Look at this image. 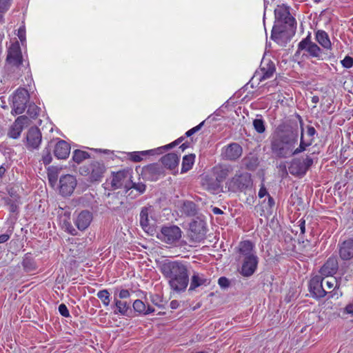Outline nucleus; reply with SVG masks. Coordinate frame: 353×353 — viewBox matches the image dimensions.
Wrapping results in <instances>:
<instances>
[{"label": "nucleus", "mask_w": 353, "mask_h": 353, "mask_svg": "<svg viewBox=\"0 0 353 353\" xmlns=\"http://www.w3.org/2000/svg\"><path fill=\"white\" fill-rule=\"evenodd\" d=\"M298 133L290 128L279 126L270 141L272 153L277 158L287 159L294 156V148L298 143Z\"/></svg>", "instance_id": "1"}, {"label": "nucleus", "mask_w": 353, "mask_h": 353, "mask_svg": "<svg viewBox=\"0 0 353 353\" xmlns=\"http://www.w3.org/2000/svg\"><path fill=\"white\" fill-rule=\"evenodd\" d=\"M163 276L168 280L172 290L176 293L185 291L189 284V272L185 263L165 260L160 266Z\"/></svg>", "instance_id": "2"}, {"label": "nucleus", "mask_w": 353, "mask_h": 353, "mask_svg": "<svg viewBox=\"0 0 353 353\" xmlns=\"http://www.w3.org/2000/svg\"><path fill=\"white\" fill-rule=\"evenodd\" d=\"M252 176L248 172L236 173L226 183V188L232 192H244L252 188Z\"/></svg>", "instance_id": "3"}, {"label": "nucleus", "mask_w": 353, "mask_h": 353, "mask_svg": "<svg viewBox=\"0 0 353 353\" xmlns=\"http://www.w3.org/2000/svg\"><path fill=\"white\" fill-rule=\"evenodd\" d=\"M182 231L179 227L175 225H163L157 234V238L162 242L175 245L181 238Z\"/></svg>", "instance_id": "4"}, {"label": "nucleus", "mask_w": 353, "mask_h": 353, "mask_svg": "<svg viewBox=\"0 0 353 353\" xmlns=\"http://www.w3.org/2000/svg\"><path fill=\"white\" fill-rule=\"evenodd\" d=\"M105 170L103 163L98 161H92L90 165L79 168L80 174L83 176H89L92 182L101 181Z\"/></svg>", "instance_id": "5"}, {"label": "nucleus", "mask_w": 353, "mask_h": 353, "mask_svg": "<svg viewBox=\"0 0 353 353\" xmlns=\"http://www.w3.org/2000/svg\"><path fill=\"white\" fill-rule=\"evenodd\" d=\"M29 101V94L27 90L19 88L12 97V114H22L27 107Z\"/></svg>", "instance_id": "6"}, {"label": "nucleus", "mask_w": 353, "mask_h": 353, "mask_svg": "<svg viewBox=\"0 0 353 353\" xmlns=\"http://www.w3.org/2000/svg\"><path fill=\"white\" fill-rule=\"evenodd\" d=\"M312 164L313 159L309 156L303 159H295L292 161L289 170L292 175L303 176Z\"/></svg>", "instance_id": "7"}, {"label": "nucleus", "mask_w": 353, "mask_h": 353, "mask_svg": "<svg viewBox=\"0 0 353 353\" xmlns=\"http://www.w3.org/2000/svg\"><path fill=\"white\" fill-rule=\"evenodd\" d=\"M276 72L274 63L269 59H263L260 68L254 74L253 79L261 82L264 80L272 78Z\"/></svg>", "instance_id": "8"}, {"label": "nucleus", "mask_w": 353, "mask_h": 353, "mask_svg": "<svg viewBox=\"0 0 353 353\" xmlns=\"http://www.w3.org/2000/svg\"><path fill=\"white\" fill-rule=\"evenodd\" d=\"M305 50L310 56L317 58L319 60H323L321 54V49L314 42L311 41L310 35L303 39L298 45L296 53Z\"/></svg>", "instance_id": "9"}, {"label": "nucleus", "mask_w": 353, "mask_h": 353, "mask_svg": "<svg viewBox=\"0 0 353 353\" xmlns=\"http://www.w3.org/2000/svg\"><path fill=\"white\" fill-rule=\"evenodd\" d=\"M323 281L324 279L320 275H315L310 279L309 290L314 298L321 299L328 292L323 286Z\"/></svg>", "instance_id": "10"}, {"label": "nucleus", "mask_w": 353, "mask_h": 353, "mask_svg": "<svg viewBox=\"0 0 353 353\" xmlns=\"http://www.w3.org/2000/svg\"><path fill=\"white\" fill-rule=\"evenodd\" d=\"M275 18L277 21L288 25L291 28L296 26V20L290 14V7L285 4L278 5L274 10Z\"/></svg>", "instance_id": "11"}, {"label": "nucleus", "mask_w": 353, "mask_h": 353, "mask_svg": "<svg viewBox=\"0 0 353 353\" xmlns=\"http://www.w3.org/2000/svg\"><path fill=\"white\" fill-rule=\"evenodd\" d=\"M130 175L128 171L121 170L113 174L111 181V186L113 189L125 188L126 190H130Z\"/></svg>", "instance_id": "12"}, {"label": "nucleus", "mask_w": 353, "mask_h": 353, "mask_svg": "<svg viewBox=\"0 0 353 353\" xmlns=\"http://www.w3.org/2000/svg\"><path fill=\"white\" fill-rule=\"evenodd\" d=\"M77 184V179L73 175L62 176L59 179L60 193L64 196H70L73 193Z\"/></svg>", "instance_id": "13"}, {"label": "nucleus", "mask_w": 353, "mask_h": 353, "mask_svg": "<svg viewBox=\"0 0 353 353\" xmlns=\"http://www.w3.org/2000/svg\"><path fill=\"white\" fill-rule=\"evenodd\" d=\"M30 121L28 117L25 115L18 117L10 126L8 136L12 139H18L23 128L30 124Z\"/></svg>", "instance_id": "14"}, {"label": "nucleus", "mask_w": 353, "mask_h": 353, "mask_svg": "<svg viewBox=\"0 0 353 353\" xmlns=\"http://www.w3.org/2000/svg\"><path fill=\"white\" fill-rule=\"evenodd\" d=\"M6 61L9 64L19 66L22 63V54L18 41L10 44L8 50Z\"/></svg>", "instance_id": "15"}, {"label": "nucleus", "mask_w": 353, "mask_h": 353, "mask_svg": "<svg viewBox=\"0 0 353 353\" xmlns=\"http://www.w3.org/2000/svg\"><path fill=\"white\" fill-rule=\"evenodd\" d=\"M239 261L242 263L240 270L241 274L248 277L255 272L257 268L259 259L257 256H252L250 258L239 260Z\"/></svg>", "instance_id": "16"}, {"label": "nucleus", "mask_w": 353, "mask_h": 353, "mask_svg": "<svg viewBox=\"0 0 353 353\" xmlns=\"http://www.w3.org/2000/svg\"><path fill=\"white\" fill-rule=\"evenodd\" d=\"M42 140L41 132L37 127H31L26 134V146L28 149H37Z\"/></svg>", "instance_id": "17"}, {"label": "nucleus", "mask_w": 353, "mask_h": 353, "mask_svg": "<svg viewBox=\"0 0 353 353\" xmlns=\"http://www.w3.org/2000/svg\"><path fill=\"white\" fill-rule=\"evenodd\" d=\"M254 248V245L250 241L246 240L240 242L238 245L237 261L256 256Z\"/></svg>", "instance_id": "18"}, {"label": "nucleus", "mask_w": 353, "mask_h": 353, "mask_svg": "<svg viewBox=\"0 0 353 353\" xmlns=\"http://www.w3.org/2000/svg\"><path fill=\"white\" fill-rule=\"evenodd\" d=\"M339 269V263L336 257H330L320 269V274L322 277L332 276L336 273Z\"/></svg>", "instance_id": "19"}, {"label": "nucleus", "mask_w": 353, "mask_h": 353, "mask_svg": "<svg viewBox=\"0 0 353 353\" xmlns=\"http://www.w3.org/2000/svg\"><path fill=\"white\" fill-rule=\"evenodd\" d=\"M242 152V148L239 144L232 143L225 147L223 155L228 160L234 161L241 156Z\"/></svg>", "instance_id": "20"}, {"label": "nucleus", "mask_w": 353, "mask_h": 353, "mask_svg": "<svg viewBox=\"0 0 353 353\" xmlns=\"http://www.w3.org/2000/svg\"><path fill=\"white\" fill-rule=\"evenodd\" d=\"M92 220V213L88 210H83L75 218L74 224L79 230L83 231L88 228Z\"/></svg>", "instance_id": "21"}, {"label": "nucleus", "mask_w": 353, "mask_h": 353, "mask_svg": "<svg viewBox=\"0 0 353 353\" xmlns=\"http://www.w3.org/2000/svg\"><path fill=\"white\" fill-rule=\"evenodd\" d=\"M339 253L341 259L347 261L353 258V239H349L339 244Z\"/></svg>", "instance_id": "22"}, {"label": "nucleus", "mask_w": 353, "mask_h": 353, "mask_svg": "<svg viewBox=\"0 0 353 353\" xmlns=\"http://www.w3.org/2000/svg\"><path fill=\"white\" fill-rule=\"evenodd\" d=\"M210 283V280L208 279L203 274L194 272L190 279L188 290L190 292L194 291L199 287L208 285Z\"/></svg>", "instance_id": "23"}, {"label": "nucleus", "mask_w": 353, "mask_h": 353, "mask_svg": "<svg viewBox=\"0 0 353 353\" xmlns=\"http://www.w3.org/2000/svg\"><path fill=\"white\" fill-rule=\"evenodd\" d=\"M70 152V145L63 140H59L55 145L54 154L59 159H65Z\"/></svg>", "instance_id": "24"}, {"label": "nucleus", "mask_w": 353, "mask_h": 353, "mask_svg": "<svg viewBox=\"0 0 353 353\" xmlns=\"http://www.w3.org/2000/svg\"><path fill=\"white\" fill-rule=\"evenodd\" d=\"M152 211L151 206L141 208L139 214V223L142 229L147 233L152 232L153 230L150 223L149 214Z\"/></svg>", "instance_id": "25"}, {"label": "nucleus", "mask_w": 353, "mask_h": 353, "mask_svg": "<svg viewBox=\"0 0 353 353\" xmlns=\"http://www.w3.org/2000/svg\"><path fill=\"white\" fill-rule=\"evenodd\" d=\"M114 314H119L121 316H128V312L130 310V304L126 301L119 300L114 294V305H112Z\"/></svg>", "instance_id": "26"}, {"label": "nucleus", "mask_w": 353, "mask_h": 353, "mask_svg": "<svg viewBox=\"0 0 353 353\" xmlns=\"http://www.w3.org/2000/svg\"><path fill=\"white\" fill-rule=\"evenodd\" d=\"M162 164L170 170L177 168L179 163V157L175 153H168L161 158Z\"/></svg>", "instance_id": "27"}, {"label": "nucleus", "mask_w": 353, "mask_h": 353, "mask_svg": "<svg viewBox=\"0 0 353 353\" xmlns=\"http://www.w3.org/2000/svg\"><path fill=\"white\" fill-rule=\"evenodd\" d=\"M316 40L317 42L325 50L332 49V43L327 33L324 31L319 30L316 32Z\"/></svg>", "instance_id": "28"}, {"label": "nucleus", "mask_w": 353, "mask_h": 353, "mask_svg": "<svg viewBox=\"0 0 353 353\" xmlns=\"http://www.w3.org/2000/svg\"><path fill=\"white\" fill-rule=\"evenodd\" d=\"M134 310L139 314L147 315L154 312V309L150 305L146 307L145 304L140 299H137L132 304Z\"/></svg>", "instance_id": "29"}, {"label": "nucleus", "mask_w": 353, "mask_h": 353, "mask_svg": "<svg viewBox=\"0 0 353 353\" xmlns=\"http://www.w3.org/2000/svg\"><path fill=\"white\" fill-rule=\"evenodd\" d=\"M315 245L308 240L299 242V250L301 252L302 254L307 257H312L314 255Z\"/></svg>", "instance_id": "30"}, {"label": "nucleus", "mask_w": 353, "mask_h": 353, "mask_svg": "<svg viewBox=\"0 0 353 353\" xmlns=\"http://www.w3.org/2000/svg\"><path fill=\"white\" fill-rule=\"evenodd\" d=\"M144 172L151 180H155L162 173V168L159 165L152 163L145 167Z\"/></svg>", "instance_id": "31"}, {"label": "nucleus", "mask_w": 353, "mask_h": 353, "mask_svg": "<svg viewBox=\"0 0 353 353\" xmlns=\"http://www.w3.org/2000/svg\"><path fill=\"white\" fill-rule=\"evenodd\" d=\"M285 28L283 25L275 24L272 30L271 39L276 43H280L282 40Z\"/></svg>", "instance_id": "32"}, {"label": "nucleus", "mask_w": 353, "mask_h": 353, "mask_svg": "<svg viewBox=\"0 0 353 353\" xmlns=\"http://www.w3.org/2000/svg\"><path fill=\"white\" fill-rule=\"evenodd\" d=\"M194 159L195 155L193 154L185 155L183 157L181 165V173L187 172L192 168Z\"/></svg>", "instance_id": "33"}, {"label": "nucleus", "mask_w": 353, "mask_h": 353, "mask_svg": "<svg viewBox=\"0 0 353 353\" xmlns=\"http://www.w3.org/2000/svg\"><path fill=\"white\" fill-rule=\"evenodd\" d=\"M313 143V139H310V140L305 141L303 139V129L301 130V140L299 146L296 148H294V155L299 154L303 152H304L307 147L311 145Z\"/></svg>", "instance_id": "34"}, {"label": "nucleus", "mask_w": 353, "mask_h": 353, "mask_svg": "<svg viewBox=\"0 0 353 353\" xmlns=\"http://www.w3.org/2000/svg\"><path fill=\"white\" fill-rule=\"evenodd\" d=\"M90 158V154L85 152L81 150H75L72 153V159L73 161L79 164L83 161L88 159Z\"/></svg>", "instance_id": "35"}, {"label": "nucleus", "mask_w": 353, "mask_h": 353, "mask_svg": "<svg viewBox=\"0 0 353 353\" xmlns=\"http://www.w3.org/2000/svg\"><path fill=\"white\" fill-rule=\"evenodd\" d=\"M182 209L187 216H192L196 214V205L192 201L185 202Z\"/></svg>", "instance_id": "36"}, {"label": "nucleus", "mask_w": 353, "mask_h": 353, "mask_svg": "<svg viewBox=\"0 0 353 353\" xmlns=\"http://www.w3.org/2000/svg\"><path fill=\"white\" fill-rule=\"evenodd\" d=\"M148 153L153 154L152 150L133 152L128 154V159L133 162H140L143 159V156Z\"/></svg>", "instance_id": "37"}, {"label": "nucleus", "mask_w": 353, "mask_h": 353, "mask_svg": "<svg viewBox=\"0 0 353 353\" xmlns=\"http://www.w3.org/2000/svg\"><path fill=\"white\" fill-rule=\"evenodd\" d=\"M10 197L6 201L7 205L9 206L10 212H16L20 203V197L18 196H13L12 195H10Z\"/></svg>", "instance_id": "38"}, {"label": "nucleus", "mask_w": 353, "mask_h": 353, "mask_svg": "<svg viewBox=\"0 0 353 353\" xmlns=\"http://www.w3.org/2000/svg\"><path fill=\"white\" fill-rule=\"evenodd\" d=\"M97 296L101 301L103 305L105 307L108 306L110 303V294L108 290H99Z\"/></svg>", "instance_id": "39"}, {"label": "nucleus", "mask_w": 353, "mask_h": 353, "mask_svg": "<svg viewBox=\"0 0 353 353\" xmlns=\"http://www.w3.org/2000/svg\"><path fill=\"white\" fill-rule=\"evenodd\" d=\"M253 127L256 132L259 134L265 132L266 130L265 121L262 119H255L253 121Z\"/></svg>", "instance_id": "40"}, {"label": "nucleus", "mask_w": 353, "mask_h": 353, "mask_svg": "<svg viewBox=\"0 0 353 353\" xmlns=\"http://www.w3.org/2000/svg\"><path fill=\"white\" fill-rule=\"evenodd\" d=\"M232 169L230 167H221L216 174V179L222 181L230 174Z\"/></svg>", "instance_id": "41"}, {"label": "nucleus", "mask_w": 353, "mask_h": 353, "mask_svg": "<svg viewBox=\"0 0 353 353\" xmlns=\"http://www.w3.org/2000/svg\"><path fill=\"white\" fill-rule=\"evenodd\" d=\"M123 202L121 201L118 196H113L108 203V207L112 210H116L122 205Z\"/></svg>", "instance_id": "42"}, {"label": "nucleus", "mask_w": 353, "mask_h": 353, "mask_svg": "<svg viewBox=\"0 0 353 353\" xmlns=\"http://www.w3.org/2000/svg\"><path fill=\"white\" fill-rule=\"evenodd\" d=\"M326 290H334L336 288L339 289V285L335 277L330 276L327 280L325 281Z\"/></svg>", "instance_id": "43"}, {"label": "nucleus", "mask_w": 353, "mask_h": 353, "mask_svg": "<svg viewBox=\"0 0 353 353\" xmlns=\"http://www.w3.org/2000/svg\"><path fill=\"white\" fill-rule=\"evenodd\" d=\"M10 6V0H0V23L3 22V13L6 12Z\"/></svg>", "instance_id": "44"}, {"label": "nucleus", "mask_w": 353, "mask_h": 353, "mask_svg": "<svg viewBox=\"0 0 353 353\" xmlns=\"http://www.w3.org/2000/svg\"><path fill=\"white\" fill-rule=\"evenodd\" d=\"M22 265L26 272H30L35 269V265L33 260L28 257H26L23 260Z\"/></svg>", "instance_id": "45"}, {"label": "nucleus", "mask_w": 353, "mask_h": 353, "mask_svg": "<svg viewBox=\"0 0 353 353\" xmlns=\"http://www.w3.org/2000/svg\"><path fill=\"white\" fill-rule=\"evenodd\" d=\"M52 157L49 148H45L42 151V161L43 164L48 165L51 163Z\"/></svg>", "instance_id": "46"}, {"label": "nucleus", "mask_w": 353, "mask_h": 353, "mask_svg": "<svg viewBox=\"0 0 353 353\" xmlns=\"http://www.w3.org/2000/svg\"><path fill=\"white\" fill-rule=\"evenodd\" d=\"M130 190L131 188L135 189L139 194H143L145 191V185L143 183H134L130 181Z\"/></svg>", "instance_id": "47"}, {"label": "nucleus", "mask_w": 353, "mask_h": 353, "mask_svg": "<svg viewBox=\"0 0 353 353\" xmlns=\"http://www.w3.org/2000/svg\"><path fill=\"white\" fill-rule=\"evenodd\" d=\"M64 228L65 231H67L70 234L73 236H77L78 232L75 228L72 226V225L69 222L64 223Z\"/></svg>", "instance_id": "48"}, {"label": "nucleus", "mask_w": 353, "mask_h": 353, "mask_svg": "<svg viewBox=\"0 0 353 353\" xmlns=\"http://www.w3.org/2000/svg\"><path fill=\"white\" fill-rule=\"evenodd\" d=\"M28 113L31 117L34 118L39 114V108L34 105H30L28 109Z\"/></svg>", "instance_id": "49"}, {"label": "nucleus", "mask_w": 353, "mask_h": 353, "mask_svg": "<svg viewBox=\"0 0 353 353\" xmlns=\"http://www.w3.org/2000/svg\"><path fill=\"white\" fill-rule=\"evenodd\" d=\"M204 123H205V121H203L201 123H200L199 125H197L196 126H195V127L192 128V129L189 130L188 131H187L185 133L186 137H190L193 134H194L196 132H198L199 130H200L201 129V128L203 127V125H204Z\"/></svg>", "instance_id": "50"}, {"label": "nucleus", "mask_w": 353, "mask_h": 353, "mask_svg": "<svg viewBox=\"0 0 353 353\" xmlns=\"http://www.w3.org/2000/svg\"><path fill=\"white\" fill-rule=\"evenodd\" d=\"M341 64L344 68H350L353 65V59L349 56H346L341 61Z\"/></svg>", "instance_id": "51"}, {"label": "nucleus", "mask_w": 353, "mask_h": 353, "mask_svg": "<svg viewBox=\"0 0 353 353\" xmlns=\"http://www.w3.org/2000/svg\"><path fill=\"white\" fill-rule=\"evenodd\" d=\"M59 312L64 317L70 316L69 310H68V307H66V305L63 303H61V305H59Z\"/></svg>", "instance_id": "52"}, {"label": "nucleus", "mask_w": 353, "mask_h": 353, "mask_svg": "<svg viewBox=\"0 0 353 353\" xmlns=\"http://www.w3.org/2000/svg\"><path fill=\"white\" fill-rule=\"evenodd\" d=\"M130 296V293L128 290L122 289L119 292V298L121 299H128Z\"/></svg>", "instance_id": "53"}, {"label": "nucleus", "mask_w": 353, "mask_h": 353, "mask_svg": "<svg viewBox=\"0 0 353 353\" xmlns=\"http://www.w3.org/2000/svg\"><path fill=\"white\" fill-rule=\"evenodd\" d=\"M190 236L194 241L197 242L204 239L205 234H190Z\"/></svg>", "instance_id": "54"}, {"label": "nucleus", "mask_w": 353, "mask_h": 353, "mask_svg": "<svg viewBox=\"0 0 353 353\" xmlns=\"http://www.w3.org/2000/svg\"><path fill=\"white\" fill-rule=\"evenodd\" d=\"M301 234H303L305 232V221L303 219H300L297 223Z\"/></svg>", "instance_id": "55"}, {"label": "nucleus", "mask_w": 353, "mask_h": 353, "mask_svg": "<svg viewBox=\"0 0 353 353\" xmlns=\"http://www.w3.org/2000/svg\"><path fill=\"white\" fill-rule=\"evenodd\" d=\"M218 283L221 287H228L229 285V281L225 277H220L218 281Z\"/></svg>", "instance_id": "56"}, {"label": "nucleus", "mask_w": 353, "mask_h": 353, "mask_svg": "<svg viewBox=\"0 0 353 353\" xmlns=\"http://www.w3.org/2000/svg\"><path fill=\"white\" fill-rule=\"evenodd\" d=\"M265 195H268H268H270V194H268V191H267V190H266V188H265V187L264 184H263V183H262V184H261V188H260V190H259V196L260 198H263V196H265Z\"/></svg>", "instance_id": "57"}, {"label": "nucleus", "mask_w": 353, "mask_h": 353, "mask_svg": "<svg viewBox=\"0 0 353 353\" xmlns=\"http://www.w3.org/2000/svg\"><path fill=\"white\" fill-rule=\"evenodd\" d=\"M183 140V137L179 138L178 139H176L174 142H172V143L165 145L164 148H166V149L172 148V147L181 143Z\"/></svg>", "instance_id": "58"}, {"label": "nucleus", "mask_w": 353, "mask_h": 353, "mask_svg": "<svg viewBox=\"0 0 353 353\" xmlns=\"http://www.w3.org/2000/svg\"><path fill=\"white\" fill-rule=\"evenodd\" d=\"M18 37H19V39H20V41L21 42H23L25 39H26V36H25V30L24 28H20L19 30H18Z\"/></svg>", "instance_id": "59"}, {"label": "nucleus", "mask_w": 353, "mask_h": 353, "mask_svg": "<svg viewBox=\"0 0 353 353\" xmlns=\"http://www.w3.org/2000/svg\"><path fill=\"white\" fill-rule=\"evenodd\" d=\"M307 135L311 137V139H313V137L314 136V134H316V130L314 127L312 126H307Z\"/></svg>", "instance_id": "60"}, {"label": "nucleus", "mask_w": 353, "mask_h": 353, "mask_svg": "<svg viewBox=\"0 0 353 353\" xmlns=\"http://www.w3.org/2000/svg\"><path fill=\"white\" fill-rule=\"evenodd\" d=\"M275 202L274 199L270 196L268 195V205L269 207V209L271 210L274 206Z\"/></svg>", "instance_id": "61"}, {"label": "nucleus", "mask_w": 353, "mask_h": 353, "mask_svg": "<svg viewBox=\"0 0 353 353\" xmlns=\"http://www.w3.org/2000/svg\"><path fill=\"white\" fill-rule=\"evenodd\" d=\"M10 239V235L7 234H3L0 235V243L6 242Z\"/></svg>", "instance_id": "62"}, {"label": "nucleus", "mask_w": 353, "mask_h": 353, "mask_svg": "<svg viewBox=\"0 0 353 353\" xmlns=\"http://www.w3.org/2000/svg\"><path fill=\"white\" fill-rule=\"evenodd\" d=\"M345 310L346 313L353 314V303L348 304L345 308Z\"/></svg>", "instance_id": "63"}, {"label": "nucleus", "mask_w": 353, "mask_h": 353, "mask_svg": "<svg viewBox=\"0 0 353 353\" xmlns=\"http://www.w3.org/2000/svg\"><path fill=\"white\" fill-rule=\"evenodd\" d=\"M179 305V302L176 300H173L170 302V307L172 309H176Z\"/></svg>", "instance_id": "64"}]
</instances>
